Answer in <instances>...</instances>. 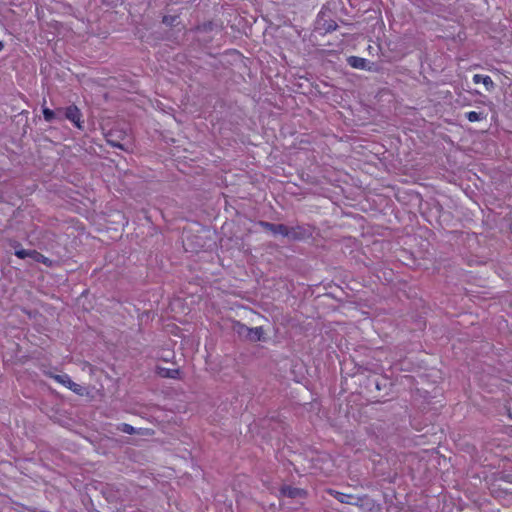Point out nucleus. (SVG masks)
<instances>
[{
	"label": "nucleus",
	"instance_id": "2eb2a0df",
	"mask_svg": "<svg viewBox=\"0 0 512 512\" xmlns=\"http://www.w3.org/2000/svg\"><path fill=\"white\" fill-rule=\"evenodd\" d=\"M19 246L18 244L15 247V255L20 259L30 258V250L20 248Z\"/></svg>",
	"mask_w": 512,
	"mask_h": 512
},
{
	"label": "nucleus",
	"instance_id": "a211bd4d",
	"mask_svg": "<svg viewBox=\"0 0 512 512\" xmlns=\"http://www.w3.org/2000/svg\"><path fill=\"white\" fill-rule=\"evenodd\" d=\"M107 143L109 145H111L112 147H117V148H120V149H123V145L117 141H114V140H111V139H107Z\"/></svg>",
	"mask_w": 512,
	"mask_h": 512
},
{
	"label": "nucleus",
	"instance_id": "4468645a",
	"mask_svg": "<svg viewBox=\"0 0 512 512\" xmlns=\"http://www.w3.org/2000/svg\"><path fill=\"white\" fill-rule=\"evenodd\" d=\"M323 28L326 33H331L338 28V24L334 20H327L323 23Z\"/></svg>",
	"mask_w": 512,
	"mask_h": 512
},
{
	"label": "nucleus",
	"instance_id": "7ed1b4c3",
	"mask_svg": "<svg viewBox=\"0 0 512 512\" xmlns=\"http://www.w3.org/2000/svg\"><path fill=\"white\" fill-rule=\"evenodd\" d=\"M47 375L57 381L58 383L62 384L63 386L67 387L77 395L82 396L84 394V388L73 382L71 378L67 374H54L52 372L47 373Z\"/></svg>",
	"mask_w": 512,
	"mask_h": 512
},
{
	"label": "nucleus",
	"instance_id": "f257e3e1",
	"mask_svg": "<svg viewBox=\"0 0 512 512\" xmlns=\"http://www.w3.org/2000/svg\"><path fill=\"white\" fill-rule=\"evenodd\" d=\"M233 330L238 334L239 337L250 342H258L264 340V330L262 327L251 328L237 321L233 325Z\"/></svg>",
	"mask_w": 512,
	"mask_h": 512
},
{
	"label": "nucleus",
	"instance_id": "6ab92c4d",
	"mask_svg": "<svg viewBox=\"0 0 512 512\" xmlns=\"http://www.w3.org/2000/svg\"><path fill=\"white\" fill-rule=\"evenodd\" d=\"M3 48H4V45H3V43L0 41V52L3 50Z\"/></svg>",
	"mask_w": 512,
	"mask_h": 512
},
{
	"label": "nucleus",
	"instance_id": "f8f14e48",
	"mask_svg": "<svg viewBox=\"0 0 512 512\" xmlns=\"http://www.w3.org/2000/svg\"><path fill=\"white\" fill-rule=\"evenodd\" d=\"M348 64L356 69H365L367 60L365 58L357 57V56H350L347 59Z\"/></svg>",
	"mask_w": 512,
	"mask_h": 512
},
{
	"label": "nucleus",
	"instance_id": "39448f33",
	"mask_svg": "<svg viewBox=\"0 0 512 512\" xmlns=\"http://www.w3.org/2000/svg\"><path fill=\"white\" fill-rule=\"evenodd\" d=\"M65 118L71 121L77 128L82 129V113L80 109L75 105H70L64 110Z\"/></svg>",
	"mask_w": 512,
	"mask_h": 512
},
{
	"label": "nucleus",
	"instance_id": "0eeeda50",
	"mask_svg": "<svg viewBox=\"0 0 512 512\" xmlns=\"http://www.w3.org/2000/svg\"><path fill=\"white\" fill-rule=\"evenodd\" d=\"M280 495L283 497L296 499L304 497L306 495V492L300 488L284 485L280 488Z\"/></svg>",
	"mask_w": 512,
	"mask_h": 512
},
{
	"label": "nucleus",
	"instance_id": "ddd939ff",
	"mask_svg": "<svg viewBox=\"0 0 512 512\" xmlns=\"http://www.w3.org/2000/svg\"><path fill=\"white\" fill-rule=\"evenodd\" d=\"M43 117L47 122H52L55 119H58L57 113L47 107H44L42 110Z\"/></svg>",
	"mask_w": 512,
	"mask_h": 512
},
{
	"label": "nucleus",
	"instance_id": "f3484780",
	"mask_svg": "<svg viewBox=\"0 0 512 512\" xmlns=\"http://www.w3.org/2000/svg\"><path fill=\"white\" fill-rule=\"evenodd\" d=\"M466 117L467 119L470 121V122H476V121H479V120H482L484 119V115L482 113H478L476 111H470L466 114Z\"/></svg>",
	"mask_w": 512,
	"mask_h": 512
},
{
	"label": "nucleus",
	"instance_id": "423d86ee",
	"mask_svg": "<svg viewBox=\"0 0 512 512\" xmlns=\"http://www.w3.org/2000/svg\"><path fill=\"white\" fill-rule=\"evenodd\" d=\"M258 225L264 230L271 232L273 235L279 234L285 237V234H287V226L284 224H274L261 220L258 222Z\"/></svg>",
	"mask_w": 512,
	"mask_h": 512
},
{
	"label": "nucleus",
	"instance_id": "1a4fd4ad",
	"mask_svg": "<svg viewBox=\"0 0 512 512\" xmlns=\"http://www.w3.org/2000/svg\"><path fill=\"white\" fill-rule=\"evenodd\" d=\"M473 82L475 84L483 83L487 91H492L495 88V84L490 76L475 74L473 76Z\"/></svg>",
	"mask_w": 512,
	"mask_h": 512
},
{
	"label": "nucleus",
	"instance_id": "aec40b11",
	"mask_svg": "<svg viewBox=\"0 0 512 512\" xmlns=\"http://www.w3.org/2000/svg\"><path fill=\"white\" fill-rule=\"evenodd\" d=\"M509 417L512 419V411H509Z\"/></svg>",
	"mask_w": 512,
	"mask_h": 512
},
{
	"label": "nucleus",
	"instance_id": "6e6552de",
	"mask_svg": "<svg viewBox=\"0 0 512 512\" xmlns=\"http://www.w3.org/2000/svg\"><path fill=\"white\" fill-rule=\"evenodd\" d=\"M329 493L340 503L349 504V505H354L355 499L357 497V496H354L351 494H345V493L335 491V490H330Z\"/></svg>",
	"mask_w": 512,
	"mask_h": 512
},
{
	"label": "nucleus",
	"instance_id": "9d476101",
	"mask_svg": "<svg viewBox=\"0 0 512 512\" xmlns=\"http://www.w3.org/2000/svg\"><path fill=\"white\" fill-rule=\"evenodd\" d=\"M157 374L162 378L177 379L179 377V369H170L165 367H157Z\"/></svg>",
	"mask_w": 512,
	"mask_h": 512
},
{
	"label": "nucleus",
	"instance_id": "dca6fc26",
	"mask_svg": "<svg viewBox=\"0 0 512 512\" xmlns=\"http://www.w3.org/2000/svg\"><path fill=\"white\" fill-rule=\"evenodd\" d=\"M118 430L123 432V433L130 434V435L136 433V429L132 425L127 424V423H121L118 426Z\"/></svg>",
	"mask_w": 512,
	"mask_h": 512
},
{
	"label": "nucleus",
	"instance_id": "f03ea898",
	"mask_svg": "<svg viewBox=\"0 0 512 512\" xmlns=\"http://www.w3.org/2000/svg\"><path fill=\"white\" fill-rule=\"evenodd\" d=\"M313 235V228L310 225H297L294 227L287 226V234L285 237L292 241H303L311 238Z\"/></svg>",
	"mask_w": 512,
	"mask_h": 512
},
{
	"label": "nucleus",
	"instance_id": "20e7f679",
	"mask_svg": "<svg viewBox=\"0 0 512 512\" xmlns=\"http://www.w3.org/2000/svg\"><path fill=\"white\" fill-rule=\"evenodd\" d=\"M354 506L359 507L366 512H378L380 507L376 504L375 500L368 495L357 496Z\"/></svg>",
	"mask_w": 512,
	"mask_h": 512
},
{
	"label": "nucleus",
	"instance_id": "9b49d317",
	"mask_svg": "<svg viewBox=\"0 0 512 512\" xmlns=\"http://www.w3.org/2000/svg\"><path fill=\"white\" fill-rule=\"evenodd\" d=\"M30 258L37 263H42L48 267L52 265V260H50L48 257L44 256L40 252L32 249L30 250Z\"/></svg>",
	"mask_w": 512,
	"mask_h": 512
}]
</instances>
